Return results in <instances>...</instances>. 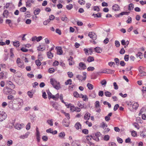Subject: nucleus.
<instances>
[{
  "label": "nucleus",
  "mask_w": 146,
  "mask_h": 146,
  "mask_svg": "<svg viewBox=\"0 0 146 146\" xmlns=\"http://www.w3.org/2000/svg\"><path fill=\"white\" fill-rule=\"evenodd\" d=\"M38 59L35 61V63L37 66H40L41 64V63L40 62V60H41V59H40V57L41 56L40 55H38Z\"/></svg>",
  "instance_id": "nucleus-13"
},
{
  "label": "nucleus",
  "mask_w": 146,
  "mask_h": 146,
  "mask_svg": "<svg viewBox=\"0 0 146 146\" xmlns=\"http://www.w3.org/2000/svg\"><path fill=\"white\" fill-rule=\"evenodd\" d=\"M110 136L108 135H106L104 137V139L106 141H108L109 140Z\"/></svg>",
  "instance_id": "nucleus-47"
},
{
  "label": "nucleus",
  "mask_w": 146,
  "mask_h": 146,
  "mask_svg": "<svg viewBox=\"0 0 146 146\" xmlns=\"http://www.w3.org/2000/svg\"><path fill=\"white\" fill-rule=\"evenodd\" d=\"M59 97V95L58 93L57 94L55 95H53L51 98L53 99L54 100L56 101L58 100Z\"/></svg>",
  "instance_id": "nucleus-25"
},
{
  "label": "nucleus",
  "mask_w": 146,
  "mask_h": 146,
  "mask_svg": "<svg viewBox=\"0 0 146 146\" xmlns=\"http://www.w3.org/2000/svg\"><path fill=\"white\" fill-rule=\"evenodd\" d=\"M31 22V20L29 19H28L26 20L25 21V23L29 25L30 24Z\"/></svg>",
  "instance_id": "nucleus-64"
},
{
  "label": "nucleus",
  "mask_w": 146,
  "mask_h": 146,
  "mask_svg": "<svg viewBox=\"0 0 146 146\" xmlns=\"http://www.w3.org/2000/svg\"><path fill=\"white\" fill-rule=\"evenodd\" d=\"M50 105L55 110H58L59 108V105L58 104L54 102H50Z\"/></svg>",
  "instance_id": "nucleus-8"
},
{
  "label": "nucleus",
  "mask_w": 146,
  "mask_h": 146,
  "mask_svg": "<svg viewBox=\"0 0 146 146\" xmlns=\"http://www.w3.org/2000/svg\"><path fill=\"white\" fill-rule=\"evenodd\" d=\"M7 72H1L0 73V78L1 79L6 78H7Z\"/></svg>",
  "instance_id": "nucleus-11"
},
{
  "label": "nucleus",
  "mask_w": 146,
  "mask_h": 146,
  "mask_svg": "<svg viewBox=\"0 0 146 146\" xmlns=\"http://www.w3.org/2000/svg\"><path fill=\"white\" fill-rule=\"evenodd\" d=\"M85 123L89 127L92 126V123L89 122L88 120L85 122Z\"/></svg>",
  "instance_id": "nucleus-57"
},
{
  "label": "nucleus",
  "mask_w": 146,
  "mask_h": 146,
  "mask_svg": "<svg viewBox=\"0 0 146 146\" xmlns=\"http://www.w3.org/2000/svg\"><path fill=\"white\" fill-rule=\"evenodd\" d=\"M65 135V134L64 132H62L59 135V137L62 139H64Z\"/></svg>",
  "instance_id": "nucleus-22"
},
{
  "label": "nucleus",
  "mask_w": 146,
  "mask_h": 146,
  "mask_svg": "<svg viewBox=\"0 0 146 146\" xmlns=\"http://www.w3.org/2000/svg\"><path fill=\"white\" fill-rule=\"evenodd\" d=\"M7 117V115L5 112L0 111V121H2L5 120Z\"/></svg>",
  "instance_id": "nucleus-3"
},
{
  "label": "nucleus",
  "mask_w": 146,
  "mask_h": 146,
  "mask_svg": "<svg viewBox=\"0 0 146 146\" xmlns=\"http://www.w3.org/2000/svg\"><path fill=\"white\" fill-rule=\"evenodd\" d=\"M78 2L81 5H84L85 3V0H79Z\"/></svg>",
  "instance_id": "nucleus-60"
},
{
  "label": "nucleus",
  "mask_w": 146,
  "mask_h": 146,
  "mask_svg": "<svg viewBox=\"0 0 146 146\" xmlns=\"http://www.w3.org/2000/svg\"><path fill=\"white\" fill-rule=\"evenodd\" d=\"M114 61L116 63L117 65H118L119 64V60L118 58H115L114 59Z\"/></svg>",
  "instance_id": "nucleus-62"
},
{
  "label": "nucleus",
  "mask_w": 146,
  "mask_h": 146,
  "mask_svg": "<svg viewBox=\"0 0 146 146\" xmlns=\"http://www.w3.org/2000/svg\"><path fill=\"white\" fill-rule=\"evenodd\" d=\"M79 66L80 67L79 69L80 70H84L86 68V64L83 62H80L79 64Z\"/></svg>",
  "instance_id": "nucleus-7"
},
{
  "label": "nucleus",
  "mask_w": 146,
  "mask_h": 146,
  "mask_svg": "<svg viewBox=\"0 0 146 146\" xmlns=\"http://www.w3.org/2000/svg\"><path fill=\"white\" fill-rule=\"evenodd\" d=\"M115 71L110 69H107L106 74H113L114 73Z\"/></svg>",
  "instance_id": "nucleus-29"
},
{
  "label": "nucleus",
  "mask_w": 146,
  "mask_h": 146,
  "mask_svg": "<svg viewBox=\"0 0 146 146\" xmlns=\"http://www.w3.org/2000/svg\"><path fill=\"white\" fill-rule=\"evenodd\" d=\"M74 96L75 97L78 98L79 97L81 98V95H80L77 92H74Z\"/></svg>",
  "instance_id": "nucleus-37"
},
{
  "label": "nucleus",
  "mask_w": 146,
  "mask_h": 146,
  "mask_svg": "<svg viewBox=\"0 0 146 146\" xmlns=\"http://www.w3.org/2000/svg\"><path fill=\"white\" fill-rule=\"evenodd\" d=\"M8 12L7 10H5L4 11L3 14L4 17L6 18H7V16L8 15Z\"/></svg>",
  "instance_id": "nucleus-38"
},
{
  "label": "nucleus",
  "mask_w": 146,
  "mask_h": 146,
  "mask_svg": "<svg viewBox=\"0 0 146 146\" xmlns=\"http://www.w3.org/2000/svg\"><path fill=\"white\" fill-rule=\"evenodd\" d=\"M3 93L6 94H10L11 92L12 89L11 88H8L7 87H5L3 89Z\"/></svg>",
  "instance_id": "nucleus-5"
},
{
  "label": "nucleus",
  "mask_w": 146,
  "mask_h": 146,
  "mask_svg": "<svg viewBox=\"0 0 146 146\" xmlns=\"http://www.w3.org/2000/svg\"><path fill=\"white\" fill-rule=\"evenodd\" d=\"M17 102L14 104L13 105L12 109L15 110H18L22 107L23 104L22 100L20 98H18L17 100Z\"/></svg>",
  "instance_id": "nucleus-1"
},
{
  "label": "nucleus",
  "mask_w": 146,
  "mask_h": 146,
  "mask_svg": "<svg viewBox=\"0 0 146 146\" xmlns=\"http://www.w3.org/2000/svg\"><path fill=\"white\" fill-rule=\"evenodd\" d=\"M140 73L138 74V76L140 77H143L146 76V73L143 71H140Z\"/></svg>",
  "instance_id": "nucleus-24"
},
{
  "label": "nucleus",
  "mask_w": 146,
  "mask_h": 146,
  "mask_svg": "<svg viewBox=\"0 0 146 146\" xmlns=\"http://www.w3.org/2000/svg\"><path fill=\"white\" fill-rule=\"evenodd\" d=\"M61 19L62 21L65 22H66L68 21V19L65 15L61 17Z\"/></svg>",
  "instance_id": "nucleus-26"
},
{
  "label": "nucleus",
  "mask_w": 146,
  "mask_h": 146,
  "mask_svg": "<svg viewBox=\"0 0 146 146\" xmlns=\"http://www.w3.org/2000/svg\"><path fill=\"white\" fill-rule=\"evenodd\" d=\"M40 10L39 9H36L34 11V13L35 15H38L40 12Z\"/></svg>",
  "instance_id": "nucleus-35"
},
{
  "label": "nucleus",
  "mask_w": 146,
  "mask_h": 146,
  "mask_svg": "<svg viewBox=\"0 0 146 146\" xmlns=\"http://www.w3.org/2000/svg\"><path fill=\"white\" fill-rule=\"evenodd\" d=\"M100 83L102 85H104V86H106L107 84V82L104 79L101 81Z\"/></svg>",
  "instance_id": "nucleus-43"
},
{
  "label": "nucleus",
  "mask_w": 146,
  "mask_h": 146,
  "mask_svg": "<svg viewBox=\"0 0 146 146\" xmlns=\"http://www.w3.org/2000/svg\"><path fill=\"white\" fill-rule=\"evenodd\" d=\"M48 71L50 73H52L55 71V70L53 68H51L48 69Z\"/></svg>",
  "instance_id": "nucleus-56"
},
{
  "label": "nucleus",
  "mask_w": 146,
  "mask_h": 146,
  "mask_svg": "<svg viewBox=\"0 0 146 146\" xmlns=\"http://www.w3.org/2000/svg\"><path fill=\"white\" fill-rule=\"evenodd\" d=\"M92 16H94V17H101V15L100 13H98V14H93Z\"/></svg>",
  "instance_id": "nucleus-42"
},
{
  "label": "nucleus",
  "mask_w": 146,
  "mask_h": 146,
  "mask_svg": "<svg viewBox=\"0 0 146 146\" xmlns=\"http://www.w3.org/2000/svg\"><path fill=\"white\" fill-rule=\"evenodd\" d=\"M104 94L106 96L108 97H111L112 95L111 93L108 91L105 92L104 93Z\"/></svg>",
  "instance_id": "nucleus-27"
},
{
  "label": "nucleus",
  "mask_w": 146,
  "mask_h": 146,
  "mask_svg": "<svg viewBox=\"0 0 146 146\" xmlns=\"http://www.w3.org/2000/svg\"><path fill=\"white\" fill-rule=\"evenodd\" d=\"M81 97L83 98V100L85 101H87L88 100V98L86 95H83L82 94H81Z\"/></svg>",
  "instance_id": "nucleus-28"
},
{
  "label": "nucleus",
  "mask_w": 146,
  "mask_h": 146,
  "mask_svg": "<svg viewBox=\"0 0 146 146\" xmlns=\"http://www.w3.org/2000/svg\"><path fill=\"white\" fill-rule=\"evenodd\" d=\"M29 132H27L25 134L23 135H21L20 137V138L21 139H24L27 138L29 135Z\"/></svg>",
  "instance_id": "nucleus-21"
},
{
  "label": "nucleus",
  "mask_w": 146,
  "mask_h": 146,
  "mask_svg": "<svg viewBox=\"0 0 146 146\" xmlns=\"http://www.w3.org/2000/svg\"><path fill=\"white\" fill-rule=\"evenodd\" d=\"M73 7V5L71 4H69L66 6V8L69 10H70Z\"/></svg>",
  "instance_id": "nucleus-49"
},
{
  "label": "nucleus",
  "mask_w": 146,
  "mask_h": 146,
  "mask_svg": "<svg viewBox=\"0 0 146 146\" xmlns=\"http://www.w3.org/2000/svg\"><path fill=\"white\" fill-rule=\"evenodd\" d=\"M95 68L94 67L90 66L88 67L87 68V70L88 71H92L94 70Z\"/></svg>",
  "instance_id": "nucleus-51"
},
{
  "label": "nucleus",
  "mask_w": 146,
  "mask_h": 146,
  "mask_svg": "<svg viewBox=\"0 0 146 146\" xmlns=\"http://www.w3.org/2000/svg\"><path fill=\"white\" fill-rule=\"evenodd\" d=\"M72 146H79V144L77 143L76 141H73L71 144Z\"/></svg>",
  "instance_id": "nucleus-54"
},
{
  "label": "nucleus",
  "mask_w": 146,
  "mask_h": 146,
  "mask_svg": "<svg viewBox=\"0 0 146 146\" xmlns=\"http://www.w3.org/2000/svg\"><path fill=\"white\" fill-rule=\"evenodd\" d=\"M82 74L83 76H84V77L80 75H78L76 76V78L78 79L81 81H82L83 80H85L86 78V73L84 72H83Z\"/></svg>",
  "instance_id": "nucleus-4"
},
{
  "label": "nucleus",
  "mask_w": 146,
  "mask_h": 146,
  "mask_svg": "<svg viewBox=\"0 0 146 146\" xmlns=\"http://www.w3.org/2000/svg\"><path fill=\"white\" fill-rule=\"evenodd\" d=\"M67 108H70V110L72 112L74 111L75 107L74 106H72L71 104H69L67 106Z\"/></svg>",
  "instance_id": "nucleus-18"
},
{
  "label": "nucleus",
  "mask_w": 146,
  "mask_h": 146,
  "mask_svg": "<svg viewBox=\"0 0 146 146\" xmlns=\"http://www.w3.org/2000/svg\"><path fill=\"white\" fill-rule=\"evenodd\" d=\"M13 144V141L11 140H9L7 142V144L8 146H10L11 145Z\"/></svg>",
  "instance_id": "nucleus-44"
},
{
  "label": "nucleus",
  "mask_w": 146,
  "mask_h": 146,
  "mask_svg": "<svg viewBox=\"0 0 146 146\" xmlns=\"http://www.w3.org/2000/svg\"><path fill=\"white\" fill-rule=\"evenodd\" d=\"M112 9L114 11H119L120 9V7L118 5L115 4L112 6Z\"/></svg>",
  "instance_id": "nucleus-14"
},
{
  "label": "nucleus",
  "mask_w": 146,
  "mask_h": 146,
  "mask_svg": "<svg viewBox=\"0 0 146 146\" xmlns=\"http://www.w3.org/2000/svg\"><path fill=\"white\" fill-rule=\"evenodd\" d=\"M17 66L21 68H23L25 67L24 63L22 62L18 64H17Z\"/></svg>",
  "instance_id": "nucleus-34"
},
{
  "label": "nucleus",
  "mask_w": 146,
  "mask_h": 146,
  "mask_svg": "<svg viewBox=\"0 0 146 146\" xmlns=\"http://www.w3.org/2000/svg\"><path fill=\"white\" fill-rule=\"evenodd\" d=\"M47 122L49 125H50L51 126H52L53 125V121L52 119H51L50 120H48L47 121Z\"/></svg>",
  "instance_id": "nucleus-50"
},
{
  "label": "nucleus",
  "mask_w": 146,
  "mask_h": 146,
  "mask_svg": "<svg viewBox=\"0 0 146 146\" xmlns=\"http://www.w3.org/2000/svg\"><path fill=\"white\" fill-rule=\"evenodd\" d=\"M75 127L77 129H79L81 128V125L80 123L77 122L75 125Z\"/></svg>",
  "instance_id": "nucleus-20"
},
{
  "label": "nucleus",
  "mask_w": 146,
  "mask_h": 146,
  "mask_svg": "<svg viewBox=\"0 0 146 146\" xmlns=\"http://www.w3.org/2000/svg\"><path fill=\"white\" fill-rule=\"evenodd\" d=\"M47 92L48 95V98L50 100V99L52 98L53 95L49 91H47Z\"/></svg>",
  "instance_id": "nucleus-33"
},
{
  "label": "nucleus",
  "mask_w": 146,
  "mask_h": 146,
  "mask_svg": "<svg viewBox=\"0 0 146 146\" xmlns=\"http://www.w3.org/2000/svg\"><path fill=\"white\" fill-rule=\"evenodd\" d=\"M87 86L88 89L90 90H92L94 88L92 84L89 83L87 84Z\"/></svg>",
  "instance_id": "nucleus-31"
},
{
  "label": "nucleus",
  "mask_w": 146,
  "mask_h": 146,
  "mask_svg": "<svg viewBox=\"0 0 146 146\" xmlns=\"http://www.w3.org/2000/svg\"><path fill=\"white\" fill-rule=\"evenodd\" d=\"M87 61L89 62L93 61L94 60V58L92 56H89L87 58Z\"/></svg>",
  "instance_id": "nucleus-30"
},
{
  "label": "nucleus",
  "mask_w": 146,
  "mask_h": 146,
  "mask_svg": "<svg viewBox=\"0 0 146 146\" xmlns=\"http://www.w3.org/2000/svg\"><path fill=\"white\" fill-rule=\"evenodd\" d=\"M13 45L16 47H18L19 46V41H17L15 42H13Z\"/></svg>",
  "instance_id": "nucleus-36"
},
{
  "label": "nucleus",
  "mask_w": 146,
  "mask_h": 146,
  "mask_svg": "<svg viewBox=\"0 0 146 146\" xmlns=\"http://www.w3.org/2000/svg\"><path fill=\"white\" fill-rule=\"evenodd\" d=\"M67 74L69 77L70 78H72L73 76V74L71 72H67Z\"/></svg>",
  "instance_id": "nucleus-48"
},
{
  "label": "nucleus",
  "mask_w": 146,
  "mask_h": 146,
  "mask_svg": "<svg viewBox=\"0 0 146 146\" xmlns=\"http://www.w3.org/2000/svg\"><path fill=\"white\" fill-rule=\"evenodd\" d=\"M115 46L117 47H118L119 46L120 44L119 41L117 40H115Z\"/></svg>",
  "instance_id": "nucleus-52"
},
{
  "label": "nucleus",
  "mask_w": 146,
  "mask_h": 146,
  "mask_svg": "<svg viewBox=\"0 0 146 146\" xmlns=\"http://www.w3.org/2000/svg\"><path fill=\"white\" fill-rule=\"evenodd\" d=\"M90 114L88 112L86 113L84 116V119L85 120H88L90 119Z\"/></svg>",
  "instance_id": "nucleus-16"
},
{
  "label": "nucleus",
  "mask_w": 146,
  "mask_h": 146,
  "mask_svg": "<svg viewBox=\"0 0 146 146\" xmlns=\"http://www.w3.org/2000/svg\"><path fill=\"white\" fill-rule=\"evenodd\" d=\"M101 126L102 128L105 129L107 127V125L105 124L104 122H103L101 124Z\"/></svg>",
  "instance_id": "nucleus-39"
},
{
  "label": "nucleus",
  "mask_w": 146,
  "mask_h": 146,
  "mask_svg": "<svg viewBox=\"0 0 146 146\" xmlns=\"http://www.w3.org/2000/svg\"><path fill=\"white\" fill-rule=\"evenodd\" d=\"M117 139L119 143H122L123 141L121 138H119V137H117Z\"/></svg>",
  "instance_id": "nucleus-53"
},
{
  "label": "nucleus",
  "mask_w": 146,
  "mask_h": 146,
  "mask_svg": "<svg viewBox=\"0 0 146 146\" xmlns=\"http://www.w3.org/2000/svg\"><path fill=\"white\" fill-rule=\"evenodd\" d=\"M129 13V12H123L119 14H115V16L116 17H119L120 16H122L123 15H128Z\"/></svg>",
  "instance_id": "nucleus-12"
},
{
  "label": "nucleus",
  "mask_w": 146,
  "mask_h": 146,
  "mask_svg": "<svg viewBox=\"0 0 146 146\" xmlns=\"http://www.w3.org/2000/svg\"><path fill=\"white\" fill-rule=\"evenodd\" d=\"M131 133L133 137H135L137 136V132L134 131H132L131 132Z\"/></svg>",
  "instance_id": "nucleus-59"
},
{
  "label": "nucleus",
  "mask_w": 146,
  "mask_h": 146,
  "mask_svg": "<svg viewBox=\"0 0 146 146\" xmlns=\"http://www.w3.org/2000/svg\"><path fill=\"white\" fill-rule=\"evenodd\" d=\"M84 51L86 55H89L92 54V48H85L84 49Z\"/></svg>",
  "instance_id": "nucleus-6"
},
{
  "label": "nucleus",
  "mask_w": 146,
  "mask_h": 146,
  "mask_svg": "<svg viewBox=\"0 0 146 146\" xmlns=\"http://www.w3.org/2000/svg\"><path fill=\"white\" fill-rule=\"evenodd\" d=\"M72 80L71 79H68L66 80L65 82V84L66 85H67L68 84L70 85L72 84Z\"/></svg>",
  "instance_id": "nucleus-32"
},
{
  "label": "nucleus",
  "mask_w": 146,
  "mask_h": 146,
  "mask_svg": "<svg viewBox=\"0 0 146 146\" xmlns=\"http://www.w3.org/2000/svg\"><path fill=\"white\" fill-rule=\"evenodd\" d=\"M50 22V19H47L46 20L44 21L43 24L44 25H47Z\"/></svg>",
  "instance_id": "nucleus-61"
},
{
  "label": "nucleus",
  "mask_w": 146,
  "mask_h": 146,
  "mask_svg": "<svg viewBox=\"0 0 146 146\" xmlns=\"http://www.w3.org/2000/svg\"><path fill=\"white\" fill-rule=\"evenodd\" d=\"M6 82L8 86H10V87L13 88H15V85L11 81H7Z\"/></svg>",
  "instance_id": "nucleus-15"
},
{
  "label": "nucleus",
  "mask_w": 146,
  "mask_h": 146,
  "mask_svg": "<svg viewBox=\"0 0 146 146\" xmlns=\"http://www.w3.org/2000/svg\"><path fill=\"white\" fill-rule=\"evenodd\" d=\"M109 146H117L115 143L113 142H110L108 143Z\"/></svg>",
  "instance_id": "nucleus-58"
},
{
  "label": "nucleus",
  "mask_w": 146,
  "mask_h": 146,
  "mask_svg": "<svg viewBox=\"0 0 146 146\" xmlns=\"http://www.w3.org/2000/svg\"><path fill=\"white\" fill-rule=\"evenodd\" d=\"M134 8V5L132 3H131L129 5L128 10L129 11H131Z\"/></svg>",
  "instance_id": "nucleus-40"
},
{
  "label": "nucleus",
  "mask_w": 146,
  "mask_h": 146,
  "mask_svg": "<svg viewBox=\"0 0 146 146\" xmlns=\"http://www.w3.org/2000/svg\"><path fill=\"white\" fill-rule=\"evenodd\" d=\"M56 48L57 49V54L59 55H61L62 54V51L60 47H56Z\"/></svg>",
  "instance_id": "nucleus-17"
},
{
  "label": "nucleus",
  "mask_w": 146,
  "mask_h": 146,
  "mask_svg": "<svg viewBox=\"0 0 146 146\" xmlns=\"http://www.w3.org/2000/svg\"><path fill=\"white\" fill-rule=\"evenodd\" d=\"M95 52L98 53H101L102 50L101 48L98 47H96L94 48Z\"/></svg>",
  "instance_id": "nucleus-19"
},
{
  "label": "nucleus",
  "mask_w": 146,
  "mask_h": 146,
  "mask_svg": "<svg viewBox=\"0 0 146 146\" xmlns=\"http://www.w3.org/2000/svg\"><path fill=\"white\" fill-rule=\"evenodd\" d=\"M88 36L93 40H95L97 38L96 35L94 33L91 32H89L88 35Z\"/></svg>",
  "instance_id": "nucleus-9"
},
{
  "label": "nucleus",
  "mask_w": 146,
  "mask_h": 146,
  "mask_svg": "<svg viewBox=\"0 0 146 146\" xmlns=\"http://www.w3.org/2000/svg\"><path fill=\"white\" fill-rule=\"evenodd\" d=\"M47 55L48 58L51 59L53 56V54L50 51H49L47 52Z\"/></svg>",
  "instance_id": "nucleus-23"
},
{
  "label": "nucleus",
  "mask_w": 146,
  "mask_h": 146,
  "mask_svg": "<svg viewBox=\"0 0 146 146\" xmlns=\"http://www.w3.org/2000/svg\"><path fill=\"white\" fill-rule=\"evenodd\" d=\"M27 8L25 7H23L20 9V11L22 12H24L26 11Z\"/></svg>",
  "instance_id": "nucleus-46"
},
{
  "label": "nucleus",
  "mask_w": 146,
  "mask_h": 146,
  "mask_svg": "<svg viewBox=\"0 0 146 146\" xmlns=\"http://www.w3.org/2000/svg\"><path fill=\"white\" fill-rule=\"evenodd\" d=\"M31 2L30 0H28L26 2V6L27 7H29L31 6Z\"/></svg>",
  "instance_id": "nucleus-45"
},
{
  "label": "nucleus",
  "mask_w": 146,
  "mask_h": 146,
  "mask_svg": "<svg viewBox=\"0 0 146 146\" xmlns=\"http://www.w3.org/2000/svg\"><path fill=\"white\" fill-rule=\"evenodd\" d=\"M24 125L22 123L21 124L18 123L15 124V128L18 130L24 127Z\"/></svg>",
  "instance_id": "nucleus-10"
},
{
  "label": "nucleus",
  "mask_w": 146,
  "mask_h": 146,
  "mask_svg": "<svg viewBox=\"0 0 146 146\" xmlns=\"http://www.w3.org/2000/svg\"><path fill=\"white\" fill-rule=\"evenodd\" d=\"M50 84L53 87L57 90H59L60 88V83L55 79H51L50 80Z\"/></svg>",
  "instance_id": "nucleus-2"
},
{
  "label": "nucleus",
  "mask_w": 146,
  "mask_h": 146,
  "mask_svg": "<svg viewBox=\"0 0 146 146\" xmlns=\"http://www.w3.org/2000/svg\"><path fill=\"white\" fill-rule=\"evenodd\" d=\"M86 137H87V138H86L87 140L89 141L91 139L93 136H92L91 135H88L87 136H86Z\"/></svg>",
  "instance_id": "nucleus-63"
},
{
  "label": "nucleus",
  "mask_w": 146,
  "mask_h": 146,
  "mask_svg": "<svg viewBox=\"0 0 146 146\" xmlns=\"http://www.w3.org/2000/svg\"><path fill=\"white\" fill-rule=\"evenodd\" d=\"M138 104L137 103L135 102L134 103L133 105V108L135 109H137L138 107Z\"/></svg>",
  "instance_id": "nucleus-41"
},
{
  "label": "nucleus",
  "mask_w": 146,
  "mask_h": 146,
  "mask_svg": "<svg viewBox=\"0 0 146 146\" xmlns=\"http://www.w3.org/2000/svg\"><path fill=\"white\" fill-rule=\"evenodd\" d=\"M93 10L94 11H100V9L98 6H95L93 7Z\"/></svg>",
  "instance_id": "nucleus-55"
}]
</instances>
